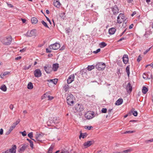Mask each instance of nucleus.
Segmentation results:
<instances>
[{
	"instance_id": "nucleus-30",
	"label": "nucleus",
	"mask_w": 153,
	"mask_h": 153,
	"mask_svg": "<svg viewBox=\"0 0 153 153\" xmlns=\"http://www.w3.org/2000/svg\"><path fill=\"white\" fill-rule=\"evenodd\" d=\"M152 33V32L150 30H149L148 31H146L144 35V36L146 38L148 37V36L150 35V34Z\"/></svg>"
},
{
	"instance_id": "nucleus-41",
	"label": "nucleus",
	"mask_w": 153,
	"mask_h": 153,
	"mask_svg": "<svg viewBox=\"0 0 153 153\" xmlns=\"http://www.w3.org/2000/svg\"><path fill=\"white\" fill-rule=\"evenodd\" d=\"M100 45L101 46V47L103 48L107 44L104 42H102L100 43Z\"/></svg>"
},
{
	"instance_id": "nucleus-20",
	"label": "nucleus",
	"mask_w": 153,
	"mask_h": 153,
	"mask_svg": "<svg viewBox=\"0 0 153 153\" xmlns=\"http://www.w3.org/2000/svg\"><path fill=\"white\" fill-rule=\"evenodd\" d=\"M116 31V29L114 27L110 28L108 30L109 33L110 35L114 34Z\"/></svg>"
},
{
	"instance_id": "nucleus-51",
	"label": "nucleus",
	"mask_w": 153,
	"mask_h": 153,
	"mask_svg": "<svg viewBox=\"0 0 153 153\" xmlns=\"http://www.w3.org/2000/svg\"><path fill=\"white\" fill-rule=\"evenodd\" d=\"M66 33L68 35L69 34V33L70 32V29L69 28H66L65 29Z\"/></svg>"
},
{
	"instance_id": "nucleus-11",
	"label": "nucleus",
	"mask_w": 153,
	"mask_h": 153,
	"mask_svg": "<svg viewBox=\"0 0 153 153\" xmlns=\"http://www.w3.org/2000/svg\"><path fill=\"white\" fill-rule=\"evenodd\" d=\"M74 77L75 76L74 74L71 75L67 79V81L68 83L69 84L74 81Z\"/></svg>"
},
{
	"instance_id": "nucleus-64",
	"label": "nucleus",
	"mask_w": 153,
	"mask_h": 153,
	"mask_svg": "<svg viewBox=\"0 0 153 153\" xmlns=\"http://www.w3.org/2000/svg\"><path fill=\"white\" fill-rule=\"evenodd\" d=\"M11 132V131L9 130H8V131H7L6 133H5V135H8L9 134H10V133Z\"/></svg>"
},
{
	"instance_id": "nucleus-49",
	"label": "nucleus",
	"mask_w": 153,
	"mask_h": 153,
	"mask_svg": "<svg viewBox=\"0 0 153 153\" xmlns=\"http://www.w3.org/2000/svg\"><path fill=\"white\" fill-rule=\"evenodd\" d=\"M149 79H151L153 78V76L152 73L149 72Z\"/></svg>"
},
{
	"instance_id": "nucleus-37",
	"label": "nucleus",
	"mask_w": 153,
	"mask_h": 153,
	"mask_svg": "<svg viewBox=\"0 0 153 153\" xmlns=\"http://www.w3.org/2000/svg\"><path fill=\"white\" fill-rule=\"evenodd\" d=\"M86 133H81L79 136V138H80L81 137H82L83 138H85L86 137Z\"/></svg>"
},
{
	"instance_id": "nucleus-10",
	"label": "nucleus",
	"mask_w": 153,
	"mask_h": 153,
	"mask_svg": "<svg viewBox=\"0 0 153 153\" xmlns=\"http://www.w3.org/2000/svg\"><path fill=\"white\" fill-rule=\"evenodd\" d=\"M45 70L48 74L50 73L51 71V67L50 65H48L47 66H45L44 67Z\"/></svg>"
},
{
	"instance_id": "nucleus-25",
	"label": "nucleus",
	"mask_w": 153,
	"mask_h": 153,
	"mask_svg": "<svg viewBox=\"0 0 153 153\" xmlns=\"http://www.w3.org/2000/svg\"><path fill=\"white\" fill-rule=\"evenodd\" d=\"M0 89L3 91H7V88L5 85H2L0 88Z\"/></svg>"
},
{
	"instance_id": "nucleus-9",
	"label": "nucleus",
	"mask_w": 153,
	"mask_h": 153,
	"mask_svg": "<svg viewBox=\"0 0 153 153\" xmlns=\"http://www.w3.org/2000/svg\"><path fill=\"white\" fill-rule=\"evenodd\" d=\"M94 142V140L89 141L85 143L83 145L85 148H86L89 147L91 145L93 144Z\"/></svg>"
},
{
	"instance_id": "nucleus-28",
	"label": "nucleus",
	"mask_w": 153,
	"mask_h": 153,
	"mask_svg": "<svg viewBox=\"0 0 153 153\" xmlns=\"http://www.w3.org/2000/svg\"><path fill=\"white\" fill-rule=\"evenodd\" d=\"M134 109L133 108L131 111V112L132 113L133 115L134 116H137V112L136 111H134Z\"/></svg>"
},
{
	"instance_id": "nucleus-22",
	"label": "nucleus",
	"mask_w": 153,
	"mask_h": 153,
	"mask_svg": "<svg viewBox=\"0 0 153 153\" xmlns=\"http://www.w3.org/2000/svg\"><path fill=\"white\" fill-rule=\"evenodd\" d=\"M123 102V100L121 98L118 99L116 102L115 105H120L122 104Z\"/></svg>"
},
{
	"instance_id": "nucleus-8",
	"label": "nucleus",
	"mask_w": 153,
	"mask_h": 153,
	"mask_svg": "<svg viewBox=\"0 0 153 153\" xmlns=\"http://www.w3.org/2000/svg\"><path fill=\"white\" fill-rule=\"evenodd\" d=\"M34 76L36 77H39L42 76V73L39 69H37L35 70L34 72Z\"/></svg>"
},
{
	"instance_id": "nucleus-7",
	"label": "nucleus",
	"mask_w": 153,
	"mask_h": 153,
	"mask_svg": "<svg viewBox=\"0 0 153 153\" xmlns=\"http://www.w3.org/2000/svg\"><path fill=\"white\" fill-rule=\"evenodd\" d=\"M75 109L77 111L79 112L82 111L84 110L83 105L78 104L76 105Z\"/></svg>"
},
{
	"instance_id": "nucleus-56",
	"label": "nucleus",
	"mask_w": 153,
	"mask_h": 153,
	"mask_svg": "<svg viewBox=\"0 0 153 153\" xmlns=\"http://www.w3.org/2000/svg\"><path fill=\"white\" fill-rule=\"evenodd\" d=\"M126 39V37H123L121 38V39H120L118 41V42H120L123 40Z\"/></svg>"
},
{
	"instance_id": "nucleus-4",
	"label": "nucleus",
	"mask_w": 153,
	"mask_h": 153,
	"mask_svg": "<svg viewBox=\"0 0 153 153\" xmlns=\"http://www.w3.org/2000/svg\"><path fill=\"white\" fill-rule=\"evenodd\" d=\"M36 30L35 29H33L31 30L30 31H28L27 33L25 34V36L27 37H32L33 36H36Z\"/></svg>"
},
{
	"instance_id": "nucleus-21",
	"label": "nucleus",
	"mask_w": 153,
	"mask_h": 153,
	"mask_svg": "<svg viewBox=\"0 0 153 153\" xmlns=\"http://www.w3.org/2000/svg\"><path fill=\"white\" fill-rule=\"evenodd\" d=\"M58 68L59 64L58 63H55L53 64L52 69L54 71H57Z\"/></svg>"
},
{
	"instance_id": "nucleus-45",
	"label": "nucleus",
	"mask_w": 153,
	"mask_h": 153,
	"mask_svg": "<svg viewBox=\"0 0 153 153\" xmlns=\"http://www.w3.org/2000/svg\"><path fill=\"white\" fill-rule=\"evenodd\" d=\"M107 110L106 108H102L101 111L102 113H105L107 112Z\"/></svg>"
},
{
	"instance_id": "nucleus-15",
	"label": "nucleus",
	"mask_w": 153,
	"mask_h": 153,
	"mask_svg": "<svg viewBox=\"0 0 153 153\" xmlns=\"http://www.w3.org/2000/svg\"><path fill=\"white\" fill-rule=\"evenodd\" d=\"M112 11L113 12V14L115 15L119 13V9L117 6L116 5H115L112 9Z\"/></svg>"
},
{
	"instance_id": "nucleus-46",
	"label": "nucleus",
	"mask_w": 153,
	"mask_h": 153,
	"mask_svg": "<svg viewBox=\"0 0 153 153\" xmlns=\"http://www.w3.org/2000/svg\"><path fill=\"white\" fill-rule=\"evenodd\" d=\"M131 151V150L130 149H127L124 151H123L122 153H127L129 152H130Z\"/></svg>"
},
{
	"instance_id": "nucleus-3",
	"label": "nucleus",
	"mask_w": 153,
	"mask_h": 153,
	"mask_svg": "<svg viewBox=\"0 0 153 153\" xmlns=\"http://www.w3.org/2000/svg\"><path fill=\"white\" fill-rule=\"evenodd\" d=\"M106 67L105 64L102 62H99L95 66L96 68L99 70H103Z\"/></svg>"
},
{
	"instance_id": "nucleus-18",
	"label": "nucleus",
	"mask_w": 153,
	"mask_h": 153,
	"mask_svg": "<svg viewBox=\"0 0 153 153\" xmlns=\"http://www.w3.org/2000/svg\"><path fill=\"white\" fill-rule=\"evenodd\" d=\"M53 4L55 7L58 8H59L60 7L61 5L59 1L57 0H54Z\"/></svg>"
},
{
	"instance_id": "nucleus-58",
	"label": "nucleus",
	"mask_w": 153,
	"mask_h": 153,
	"mask_svg": "<svg viewBox=\"0 0 153 153\" xmlns=\"http://www.w3.org/2000/svg\"><path fill=\"white\" fill-rule=\"evenodd\" d=\"M153 141V139H150V140H147L145 141V142L146 143H148L149 142H152Z\"/></svg>"
},
{
	"instance_id": "nucleus-36",
	"label": "nucleus",
	"mask_w": 153,
	"mask_h": 153,
	"mask_svg": "<svg viewBox=\"0 0 153 153\" xmlns=\"http://www.w3.org/2000/svg\"><path fill=\"white\" fill-rule=\"evenodd\" d=\"M27 140L30 143V146L31 148H33V143L32 141L30 140L28 138L27 139Z\"/></svg>"
},
{
	"instance_id": "nucleus-59",
	"label": "nucleus",
	"mask_w": 153,
	"mask_h": 153,
	"mask_svg": "<svg viewBox=\"0 0 153 153\" xmlns=\"http://www.w3.org/2000/svg\"><path fill=\"white\" fill-rule=\"evenodd\" d=\"M120 17H121V19H123H123H124L125 17L123 15V14H121V13H120Z\"/></svg>"
},
{
	"instance_id": "nucleus-54",
	"label": "nucleus",
	"mask_w": 153,
	"mask_h": 153,
	"mask_svg": "<svg viewBox=\"0 0 153 153\" xmlns=\"http://www.w3.org/2000/svg\"><path fill=\"white\" fill-rule=\"evenodd\" d=\"M151 48V47H150L149 48V49L146 50V51H145L143 52V54L144 55L146 54L150 50Z\"/></svg>"
},
{
	"instance_id": "nucleus-63",
	"label": "nucleus",
	"mask_w": 153,
	"mask_h": 153,
	"mask_svg": "<svg viewBox=\"0 0 153 153\" xmlns=\"http://www.w3.org/2000/svg\"><path fill=\"white\" fill-rule=\"evenodd\" d=\"M61 153H69V152L67 150H62Z\"/></svg>"
},
{
	"instance_id": "nucleus-26",
	"label": "nucleus",
	"mask_w": 153,
	"mask_h": 153,
	"mask_svg": "<svg viewBox=\"0 0 153 153\" xmlns=\"http://www.w3.org/2000/svg\"><path fill=\"white\" fill-rule=\"evenodd\" d=\"M148 91V89L145 86H143L142 89V93L144 94H146Z\"/></svg>"
},
{
	"instance_id": "nucleus-42",
	"label": "nucleus",
	"mask_w": 153,
	"mask_h": 153,
	"mask_svg": "<svg viewBox=\"0 0 153 153\" xmlns=\"http://www.w3.org/2000/svg\"><path fill=\"white\" fill-rule=\"evenodd\" d=\"M117 73L118 75V76H120L121 75L120 70V69H117Z\"/></svg>"
},
{
	"instance_id": "nucleus-60",
	"label": "nucleus",
	"mask_w": 153,
	"mask_h": 153,
	"mask_svg": "<svg viewBox=\"0 0 153 153\" xmlns=\"http://www.w3.org/2000/svg\"><path fill=\"white\" fill-rule=\"evenodd\" d=\"M44 15H45V17L46 18V19H47V20L49 22V23H50V24H51V21H50V19H49V18H48L46 16L45 14H44Z\"/></svg>"
},
{
	"instance_id": "nucleus-43",
	"label": "nucleus",
	"mask_w": 153,
	"mask_h": 153,
	"mask_svg": "<svg viewBox=\"0 0 153 153\" xmlns=\"http://www.w3.org/2000/svg\"><path fill=\"white\" fill-rule=\"evenodd\" d=\"M19 133L21 134L23 137H25L26 135V132L25 131H24L23 132L20 131Z\"/></svg>"
},
{
	"instance_id": "nucleus-31",
	"label": "nucleus",
	"mask_w": 153,
	"mask_h": 153,
	"mask_svg": "<svg viewBox=\"0 0 153 153\" xmlns=\"http://www.w3.org/2000/svg\"><path fill=\"white\" fill-rule=\"evenodd\" d=\"M33 88V85L32 83L29 82L27 85V88L29 89H32Z\"/></svg>"
},
{
	"instance_id": "nucleus-53",
	"label": "nucleus",
	"mask_w": 153,
	"mask_h": 153,
	"mask_svg": "<svg viewBox=\"0 0 153 153\" xmlns=\"http://www.w3.org/2000/svg\"><path fill=\"white\" fill-rule=\"evenodd\" d=\"M36 140L38 141H39L41 142H42V140H40V137H39L38 136H36Z\"/></svg>"
},
{
	"instance_id": "nucleus-12",
	"label": "nucleus",
	"mask_w": 153,
	"mask_h": 153,
	"mask_svg": "<svg viewBox=\"0 0 153 153\" xmlns=\"http://www.w3.org/2000/svg\"><path fill=\"white\" fill-rule=\"evenodd\" d=\"M16 145H13L12 146V148L10 149L8 151L10 153H16Z\"/></svg>"
},
{
	"instance_id": "nucleus-57",
	"label": "nucleus",
	"mask_w": 153,
	"mask_h": 153,
	"mask_svg": "<svg viewBox=\"0 0 153 153\" xmlns=\"http://www.w3.org/2000/svg\"><path fill=\"white\" fill-rule=\"evenodd\" d=\"M51 49H49L48 48H46V52L47 53H51V52L52 51L51 50Z\"/></svg>"
},
{
	"instance_id": "nucleus-16",
	"label": "nucleus",
	"mask_w": 153,
	"mask_h": 153,
	"mask_svg": "<svg viewBox=\"0 0 153 153\" xmlns=\"http://www.w3.org/2000/svg\"><path fill=\"white\" fill-rule=\"evenodd\" d=\"M87 71L88 70L85 69H83L80 71V73L83 77H86V75H87Z\"/></svg>"
},
{
	"instance_id": "nucleus-1",
	"label": "nucleus",
	"mask_w": 153,
	"mask_h": 153,
	"mask_svg": "<svg viewBox=\"0 0 153 153\" xmlns=\"http://www.w3.org/2000/svg\"><path fill=\"white\" fill-rule=\"evenodd\" d=\"M12 40L11 36H9L2 38L1 40V42L4 45H8L11 44Z\"/></svg>"
},
{
	"instance_id": "nucleus-34",
	"label": "nucleus",
	"mask_w": 153,
	"mask_h": 153,
	"mask_svg": "<svg viewBox=\"0 0 153 153\" xmlns=\"http://www.w3.org/2000/svg\"><path fill=\"white\" fill-rule=\"evenodd\" d=\"M28 136L31 139L34 141L35 142H36L35 140L32 138L33 137V133L32 132H30L28 134Z\"/></svg>"
},
{
	"instance_id": "nucleus-39",
	"label": "nucleus",
	"mask_w": 153,
	"mask_h": 153,
	"mask_svg": "<svg viewBox=\"0 0 153 153\" xmlns=\"http://www.w3.org/2000/svg\"><path fill=\"white\" fill-rule=\"evenodd\" d=\"M41 23L45 27L49 28L47 24L43 20H42L41 21Z\"/></svg>"
},
{
	"instance_id": "nucleus-23",
	"label": "nucleus",
	"mask_w": 153,
	"mask_h": 153,
	"mask_svg": "<svg viewBox=\"0 0 153 153\" xmlns=\"http://www.w3.org/2000/svg\"><path fill=\"white\" fill-rule=\"evenodd\" d=\"M59 119L57 117H53V122L54 124H57L59 123Z\"/></svg>"
},
{
	"instance_id": "nucleus-38",
	"label": "nucleus",
	"mask_w": 153,
	"mask_h": 153,
	"mask_svg": "<svg viewBox=\"0 0 153 153\" xmlns=\"http://www.w3.org/2000/svg\"><path fill=\"white\" fill-rule=\"evenodd\" d=\"M20 121V120L19 119H18L13 123V125L15 127L19 123Z\"/></svg>"
},
{
	"instance_id": "nucleus-47",
	"label": "nucleus",
	"mask_w": 153,
	"mask_h": 153,
	"mask_svg": "<svg viewBox=\"0 0 153 153\" xmlns=\"http://www.w3.org/2000/svg\"><path fill=\"white\" fill-rule=\"evenodd\" d=\"M31 65H29V66L28 67H27L26 66H24V69L25 70H28L31 67Z\"/></svg>"
},
{
	"instance_id": "nucleus-44",
	"label": "nucleus",
	"mask_w": 153,
	"mask_h": 153,
	"mask_svg": "<svg viewBox=\"0 0 153 153\" xmlns=\"http://www.w3.org/2000/svg\"><path fill=\"white\" fill-rule=\"evenodd\" d=\"M142 59V57H141V55H140L139 56L137 59V62H139Z\"/></svg>"
},
{
	"instance_id": "nucleus-6",
	"label": "nucleus",
	"mask_w": 153,
	"mask_h": 153,
	"mask_svg": "<svg viewBox=\"0 0 153 153\" xmlns=\"http://www.w3.org/2000/svg\"><path fill=\"white\" fill-rule=\"evenodd\" d=\"M94 112L91 113V112H88L85 115V117L87 119H90L94 117Z\"/></svg>"
},
{
	"instance_id": "nucleus-55",
	"label": "nucleus",
	"mask_w": 153,
	"mask_h": 153,
	"mask_svg": "<svg viewBox=\"0 0 153 153\" xmlns=\"http://www.w3.org/2000/svg\"><path fill=\"white\" fill-rule=\"evenodd\" d=\"M92 128V127L91 126H85V129H88L89 130H91Z\"/></svg>"
},
{
	"instance_id": "nucleus-5",
	"label": "nucleus",
	"mask_w": 153,
	"mask_h": 153,
	"mask_svg": "<svg viewBox=\"0 0 153 153\" xmlns=\"http://www.w3.org/2000/svg\"><path fill=\"white\" fill-rule=\"evenodd\" d=\"M60 44L57 43H55L49 46V48L54 50H57L60 47Z\"/></svg>"
},
{
	"instance_id": "nucleus-24",
	"label": "nucleus",
	"mask_w": 153,
	"mask_h": 153,
	"mask_svg": "<svg viewBox=\"0 0 153 153\" xmlns=\"http://www.w3.org/2000/svg\"><path fill=\"white\" fill-rule=\"evenodd\" d=\"M31 22L33 24H35L38 22V20L36 18L33 17L31 19Z\"/></svg>"
},
{
	"instance_id": "nucleus-19",
	"label": "nucleus",
	"mask_w": 153,
	"mask_h": 153,
	"mask_svg": "<svg viewBox=\"0 0 153 153\" xmlns=\"http://www.w3.org/2000/svg\"><path fill=\"white\" fill-rule=\"evenodd\" d=\"M132 87L130 83H128L126 87V89L128 92H131L132 91Z\"/></svg>"
},
{
	"instance_id": "nucleus-33",
	"label": "nucleus",
	"mask_w": 153,
	"mask_h": 153,
	"mask_svg": "<svg viewBox=\"0 0 153 153\" xmlns=\"http://www.w3.org/2000/svg\"><path fill=\"white\" fill-rule=\"evenodd\" d=\"M143 77L144 79H148L149 77V72L148 74L144 73L143 75Z\"/></svg>"
},
{
	"instance_id": "nucleus-62",
	"label": "nucleus",
	"mask_w": 153,
	"mask_h": 153,
	"mask_svg": "<svg viewBox=\"0 0 153 153\" xmlns=\"http://www.w3.org/2000/svg\"><path fill=\"white\" fill-rule=\"evenodd\" d=\"M48 100H52L53 98V97H52V96H48Z\"/></svg>"
},
{
	"instance_id": "nucleus-17",
	"label": "nucleus",
	"mask_w": 153,
	"mask_h": 153,
	"mask_svg": "<svg viewBox=\"0 0 153 153\" xmlns=\"http://www.w3.org/2000/svg\"><path fill=\"white\" fill-rule=\"evenodd\" d=\"M58 79L56 78H55L53 79H48L47 80V81L49 82V83H48V84L49 86V83H53L54 85H56L57 83Z\"/></svg>"
},
{
	"instance_id": "nucleus-2",
	"label": "nucleus",
	"mask_w": 153,
	"mask_h": 153,
	"mask_svg": "<svg viewBox=\"0 0 153 153\" xmlns=\"http://www.w3.org/2000/svg\"><path fill=\"white\" fill-rule=\"evenodd\" d=\"M74 100V97L73 95L71 94L68 95L67 97V104L68 105H73Z\"/></svg>"
},
{
	"instance_id": "nucleus-35",
	"label": "nucleus",
	"mask_w": 153,
	"mask_h": 153,
	"mask_svg": "<svg viewBox=\"0 0 153 153\" xmlns=\"http://www.w3.org/2000/svg\"><path fill=\"white\" fill-rule=\"evenodd\" d=\"M87 68L88 71H91L94 68V66L93 65H88Z\"/></svg>"
},
{
	"instance_id": "nucleus-14",
	"label": "nucleus",
	"mask_w": 153,
	"mask_h": 153,
	"mask_svg": "<svg viewBox=\"0 0 153 153\" xmlns=\"http://www.w3.org/2000/svg\"><path fill=\"white\" fill-rule=\"evenodd\" d=\"M28 146V144H23L22 146L21 147L19 150V152L20 153H22L26 149Z\"/></svg>"
},
{
	"instance_id": "nucleus-32",
	"label": "nucleus",
	"mask_w": 153,
	"mask_h": 153,
	"mask_svg": "<svg viewBox=\"0 0 153 153\" xmlns=\"http://www.w3.org/2000/svg\"><path fill=\"white\" fill-rule=\"evenodd\" d=\"M54 148V146L51 145L48 149L47 153H52Z\"/></svg>"
},
{
	"instance_id": "nucleus-50",
	"label": "nucleus",
	"mask_w": 153,
	"mask_h": 153,
	"mask_svg": "<svg viewBox=\"0 0 153 153\" xmlns=\"http://www.w3.org/2000/svg\"><path fill=\"white\" fill-rule=\"evenodd\" d=\"M135 131H126L125 132V134L126 133H133L134 132H135Z\"/></svg>"
},
{
	"instance_id": "nucleus-27",
	"label": "nucleus",
	"mask_w": 153,
	"mask_h": 153,
	"mask_svg": "<svg viewBox=\"0 0 153 153\" xmlns=\"http://www.w3.org/2000/svg\"><path fill=\"white\" fill-rule=\"evenodd\" d=\"M126 72L127 73L128 76L129 77L130 74V65H128L126 67Z\"/></svg>"
},
{
	"instance_id": "nucleus-48",
	"label": "nucleus",
	"mask_w": 153,
	"mask_h": 153,
	"mask_svg": "<svg viewBox=\"0 0 153 153\" xmlns=\"http://www.w3.org/2000/svg\"><path fill=\"white\" fill-rule=\"evenodd\" d=\"M120 15H119L117 17V22L118 23L120 24L122 22L121 20H119V19H120Z\"/></svg>"
},
{
	"instance_id": "nucleus-29",
	"label": "nucleus",
	"mask_w": 153,
	"mask_h": 153,
	"mask_svg": "<svg viewBox=\"0 0 153 153\" xmlns=\"http://www.w3.org/2000/svg\"><path fill=\"white\" fill-rule=\"evenodd\" d=\"M10 74V72L8 71H6L4 72L3 74H1L0 75L1 77V78H3L4 76L8 75Z\"/></svg>"
},
{
	"instance_id": "nucleus-40",
	"label": "nucleus",
	"mask_w": 153,
	"mask_h": 153,
	"mask_svg": "<svg viewBox=\"0 0 153 153\" xmlns=\"http://www.w3.org/2000/svg\"><path fill=\"white\" fill-rule=\"evenodd\" d=\"M64 90L67 91L69 88V85H65L63 87Z\"/></svg>"
},
{
	"instance_id": "nucleus-52",
	"label": "nucleus",
	"mask_w": 153,
	"mask_h": 153,
	"mask_svg": "<svg viewBox=\"0 0 153 153\" xmlns=\"http://www.w3.org/2000/svg\"><path fill=\"white\" fill-rule=\"evenodd\" d=\"M100 49L99 48V49H97L96 51H94L93 52L94 53L96 54V53H99V52H100Z\"/></svg>"
},
{
	"instance_id": "nucleus-13",
	"label": "nucleus",
	"mask_w": 153,
	"mask_h": 153,
	"mask_svg": "<svg viewBox=\"0 0 153 153\" xmlns=\"http://www.w3.org/2000/svg\"><path fill=\"white\" fill-rule=\"evenodd\" d=\"M123 61L124 64H127L128 61V55L127 54H124L123 57Z\"/></svg>"
},
{
	"instance_id": "nucleus-61",
	"label": "nucleus",
	"mask_w": 153,
	"mask_h": 153,
	"mask_svg": "<svg viewBox=\"0 0 153 153\" xmlns=\"http://www.w3.org/2000/svg\"><path fill=\"white\" fill-rule=\"evenodd\" d=\"M15 128V127L13 125L11 126L9 130L11 131Z\"/></svg>"
}]
</instances>
